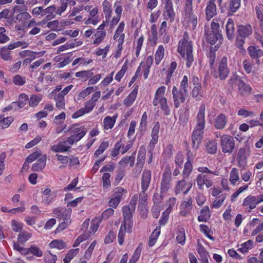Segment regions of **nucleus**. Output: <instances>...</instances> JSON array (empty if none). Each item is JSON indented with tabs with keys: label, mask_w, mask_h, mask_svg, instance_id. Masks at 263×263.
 <instances>
[{
	"label": "nucleus",
	"mask_w": 263,
	"mask_h": 263,
	"mask_svg": "<svg viewBox=\"0 0 263 263\" xmlns=\"http://www.w3.org/2000/svg\"><path fill=\"white\" fill-rule=\"evenodd\" d=\"M205 106L202 104L200 106L196 117V125L192 135L193 147L195 149L199 147L202 139L204 129L205 125Z\"/></svg>",
	"instance_id": "obj_1"
},
{
	"label": "nucleus",
	"mask_w": 263,
	"mask_h": 263,
	"mask_svg": "<svg viewBox=\"0 0 263 263\" xmlns=\"http://www.w3.org/2000/svg\"><path fill=\"white\" fill-rule=\"evenodd\" d=\"M186 34H184L183 38L181 39L179 42L178 51L182 58L186 61V65L190 67L193 62L194 58L193 55V44L191 41L186 38Z\"/></svg>",
	"instance_id": "obj_2"
},
{
	"label": "nucleus",
	"mask_w": 263,
	"mask_h": 263,
	"mask_svg": "<svg viewBox=\"0 0 263 263\" xmlns=\"http://www.w3.org/2000/svg\"><path fill=\"white\" fill-rule=\"evenodd\" d=\"M182 13L184 21L189 22L192 28L195 29L197 24V17L193 13V0H185Z\"/></svg>",
	"instance_id": "obj_3"
},
{
	"label": "nucleus",
	"mask_w": 263,
	"mask_h": 263,
	"mask_svg": "<svg viewBox=\"0 0 263 263\" xmlns=\"http://www.w3.org/2000/svg\"><path fill=\"white\" fill-rule=\"evenodd\" d=\"M230 71L227 66V58L223 57L221 58L217 70H214L212 74L215 78H219L221 80H225L228 76Z\"/></svg>",
	"instance_id": "obj_4"
},
{
	"label": "nucleus",
	"mask_w": 263,
	"mask_h": 263,
	"mask_svg": "<svg viewBox=\"0 0 263 263\" xmlns=\"http://www.w3.org/2000/svg\"><path fill=\"white\" fill-rule=\"evenodd\" d=\"M234 138L229 135H223L220 138V146L224 153L231 154L235 148Z\"/></svg>",
	"instance_id": "obj_5"
},
{
	"label": "nucleus",
	"mask_w": 263,
	"mask_h": 263,
	"mask_svg": "<svg viewBox=\"0 0 263 263\" xmlns=\"http://www.w3.org/2000/svg\"><path fill=\"white\" fill-rule=\"evenodd\" d=\"M171 170L169 166H166L162 174L160 183V192L162 195H166L171 187Z\"/></svg>",
	"instance_id": "obj_6"
},
{
	"label": "nucleus",
	"mask_w": 263,
	"mask_h": 263,
	"mask_svg": "<svg viewBox=\"0 0 263 263\" xmlns=\"http://www.w3.org/2000/svg\"><path fill=\"white\" fill-rule=\"evenodd\" d=\"M172 94L174 106L177 108L180 106L181 103L184 102L189 95L188 91L178 90L175 86L173 88Z\"/></svg>",
	"instance_id": "obj_7"
},
{
	"label": "nucleus",
	"mask_w": 263,
	"mask_h": 263,
	"mask_svg": "<svg viewBox=\"0 0 263 263\" xmlns=\"http://www.w3.org/2000/svg\"><path fill=\"white\" fill-rule=\"evenodd\" d=\"M212 176L207 174H199L197 176L195 182H196L199 190H203L204 187L209 188L213 184Z\"/></svg>",
	"instance_id": "obj_8"
},
{
	"label": "nucleus",
	"mask_w": 263,
	"mask_h": 263,
	"mask_svg": "<svg viewBox=\"0 0 263 263\" xmlns=\"http://www.w3.org/2000/svg\"><path fill=\"white\" fill-rule=\"evenodd\" d=\"M250 154L249 145L247 144L245 147L239 149L237 153V161L238 166L244 168L247 165V159Z\"/></svg>",
	"instance_id": "obj_9"
},
{
	"label": "nucleus",
	"mask_w": 263,
	"mask_h": 263,
	"mask_svg": "<svg viewBox=\"0 0 263 263\" xmlns=\"http://www.w3.org/2000/svg\"><path fill=\"white\" fill-rule=\"evenodd\" d=\"M123 215L124 217V222L123 224L127 226V232H132V214L135 211L133 208H130L129 205H125L123 207Z\"/></svg>",
	"instance_id": "obj_10"
},
{
	"label": "nucleus",
	"mask_w": 263,
	"mask_h": 263,
	"mask_svg": "<svg viewBox=\"0 0 263 263\" xmlns=\"http://www.w3.org/2000/svg\"><path fill=\"white\" fill-rule=\"evenodd\" d=\"M71 209H65L62 208H57L53 210L54 216L59 219V221L71 220Z\"/></svg>",
	"instance_id": "obj_11"
},
{
	"label": "nucleus",
	"mask_w": 263,
	"mask_h": 263,
	"mask_svg": "<svg viewBox=\"0 0 263 263\" xmlns=\"http://www.w3.org/2000/svg\"><path fill=\"white\" fill-rule=\"evenodd\" d=\"M69 131L72 134L70 137L73 139L75 142L81 140L87 132V130L84 127H77L76 126H73L70 128Z\"/></svg>",
	"instance_id": "obj_12"
},
{
	"label": "nucleus",
	"mask_w": 263,
	"mask_h": 263,
	"mask_svg": "<svg viewBox=\"0 0 263 263\" xmlns=\"http://www.w3.org/2000/svg\"><path fill=\"white\" fill-rule=\"evenodd\" d=\"M216 0H209L205 9V18L210 21L217 14L216 5L215 3Z\"/></svg>",
	"instance_id": "obj_13"
},
{
	"label": "nucleus",
	"mask_w": 263,
	"mask_h": 263,
	"mask_svg": "<svg viewBox=\"0 0 263 263\" xmlns=\"http://www.w3.org/2000/svg\"><path fill=\"white\" fill-rule=\"evenodd\" d=\"M192 182H189L187 184L184 178L182 180L178 181L175 187L176 194H179L182 192L184 194H186L192 186Z\"/></svg>",
	"instance_id": "obj_14"
},
{
	"label": "nucleus",
	"mask_w": 263,
	"mask_h": 263,
	"mask_svg": "<svg viewBox=\"0 0 263 263\" xmlns=\"http://www.w3.org/2000/svg\"><path fill=\"white\" fill-rule=\"evenodd\" d=\"M164 13L165 14L167 19H169L171 22L174 21L175 13L171 0H165Z\"/></svg>",
	"instance_id": "obj_15"
},
{
	"label": "nucleus",
	"mask_w": 263,
	"mask_h": 263,
	"mask_svg": "<svg viewBox=\"0 0 263 263\" xmlns=\"http://www.w3.org/2000/svg\"><path fill=\"white\" fill-rule=\"evenodd\" d=\"M153 104L154 106L159 104L164 115L168 116L170 114V109L167 105V99L165 98L154 99Z\"/></svg>",
	"instance_id": "obj_16"
},
{
	"label": "nucleus",
	"mask_w": 263,
	"mask_h": 263,
	"mask_svg": "<svg viewBox=\"0 0 263 263\" xmlns=\"http://www.w3.org/2000/svg\"><path fill=\"white\" fill-rule=\"evenodd\" d=\"M151 180V172L149 170H144L141 176V190H147Z\"/></svg>",
	"instance_id": "obj_17"
},
{
	"label": "nucleus",
	"mask_w": 263,
	"mask_h": 263,
	"mask_svg": "<svg viewBox=\"0 0 263 263\" xmlns=\"http://www.w3.org/2000/svg\"><path fill=\"white\" fill-rule=\"evenodd\" d=\"M227 122V116L223 114H220L215 119V127L217 129H222L225 127Z\"/></svg>",
	"instance_id": "obj_18"
},
{
	"label": "nucleus",
	"mask_w": 263,
	"mask_h": 263,
	"mask_svg": "<svg viewBox=\"0 0 263 263\" xmlns=\"http://www.w3.org/2000/svg\"><path fill=\"white\" fill-rule=\"evenodd\" d=\"M145 149H141V148L140 149L138 152L136 163V168H137L136 172L138 173V175L140 173L143 167L145 160Z\"/></svg>",
	"instance_id": "obj_19"
},
{
	"label": "nucleus",
	"mask_w": 263,
	"mask_h": 263,
	"mask_svg": "<svg viewBox=\"0 0 263 263\" xmlns=\"http://www.w3.org/2000/svg\"><path fill=\"white\" fill-rule=\"evenodd\" d=\"M257 201L255 196L249 195L243 200L242 205L248 208V211L250 212L256 208L258 204Z\"/></svg>",
	"instance_id": "obj_20"
},
{
	"label": "nucleus",
	"mask_w": 263,
	"mask_h": 263,
	"mask_svg": "<svg viewBox=\"0 0 263 263\" xmlns=\"http://www.w3.org/2000/svg\"><path fill=\"white\" fill-rule=\"evenodd\" d=\"M248 50L251 58L255 59L256 63L259 65L260 61L258 58L263 55V51L260 49H257L254 46H249Z\"/></svg>",
	"instance_id": "obj_21"
},
{
	"label": "nucleus",
	"mask_w": 263,
	"mask_h": 263,
	"mask_svg": "<svg viewBox=\"0 0 263 263\" xmlns=\"http://www.w3.org/2000/svg\"><path fill=\"white\" fill-rule=\"evenodd\" d=\"M47 160V156L45 154L43 155L37 161L34 163L31 167V170L34 172L41 171L45 166Z\"/></svg>",
	"instance_id": "obj_22"
},
{
	"label": "nucleus",
	"mask_w": 263,
	"mask_h": 263,
	"mask_svg": "<svg viewBox=\"0 0 263 263\" xmlns=\"http://www.w3.org/2000/svg\"><path fill=\"white\" fill-rule=\"evenodd\" d=\"M158 40L157 26L154 24L151 26L150 33L148 35V40L150 44L152 46H155Z\"/></svg>",
	"instance_id": "obj_23"
},
{
	"label": "nucleus",
	"mask_w": 263,
	"mask_h": 263,
	"mask_svg": "<svg viewBox=\"0 0 263 263\" xmlns=\"http://www.w3.org/2000/svg\"><path fill=\"white\" fill-rule=\"evenodd\" d=\"M61 6L57 8L56 13L61 15L64 12L68 6H73L76 5L75 0H60Z\"/></svg>",
	"instance_id": "obj_24"
},
{
	"label": "nucleus",
	"mask_w": 263,
	"mask_h": 263,
	"mask_svg": "<svg viewBox=\"0 0 263 263\" xmlns=\"http://www.w3.org/2000/svg\"><path fill=\"white\" fill-rule=\"evenodd\" d=\"M252 29L250 25H240L238 27V32L241 37H248L252 33Z\"/></svg>",
	"instance_id": "obj_25"
},
{
	"label": "nucleus",
	"mask_w": 263,
	"mask_h": 263,
	"mask_svg": "<svg viewBox=\"0 0 263 263\" xmlns=\"http://www.w3.org/2000/svg\"><path fill=\"white\" fill-rule=\"evenodd\" d=\"M234 24L231 18H229L226 25V32L228 38L232 40L234 37Z\"/></svg>",
	"instance_id": "obj_26"
},
{
	"label": "nucleus",
	"mask_w": 263,
	"mask_h": 263,
	"mask_svg": "<svg viewBox=\"0 0 263 263\" xmlns=\"http://www.w3.org/2000/svg\"><path fill=\"white\" fill-rule=\"evenodd\" d=\"M189 154H190L189 153L187 155V161L184 164V169L182 173V176L184 179L188 178L193 171L192 163L190 160V157Z\"/></svg>",
	"instance_id": "obj_27"
},
{
	"label": "nucleus",
	"mask_w": 263,
	"mask_h": 263,
	"mask_svg": "<svg viewBox=\"0 0 263 263\" xmlns=\"http://www.w3.org/2000/svg\"><path fill=\"white\" fill-rule=\"evenodd\" d=\"M241 0H230L228 14L232 15L240 6Z\"/></svg>",
	"instance_id": "obj_28"
},
{
	"label": "nucleus",
	"mask_w": 263,
	"mask_h": 263,
	"mask_svg": "<svg viewBox=\"0 0 263 263\" xmlns=\"http://www.w3.org/2000/svg\"><path fill=\"white\" fill-rule=\"evenodd\" d=\"M137 95V90L134 89L133 91L130 93V94L124 99L123 101V104L126 107L130 106L136 98Z\"/></svg>",
	"instance_id": "obj_29"
},
{
	"label": "nucleus",
	"mask_w": 263,
	"mask_h": 263,
	"mask_svg": "<svg viewBox=\"0 0 263 263\" xmlns=\"http://www.w3.org/2000/svg\"><path fill=\"white\" fill-rule=\"evenodd\" d=\"M205 147L206 152L211 154H215L217 149V143L214 140H208L206 142Z\"/></svg>",
	"instance_id": "obj_30"
},
{
	"label": "nucleus",
	"mask_w": 263,
	"mask_h": 263,
	"mask_svg": "<svg viewBox=\"0 0 263 263\" xmlns=\"http://www.w3.org/2000/svg\"><path fill=\"white\" fill-rule=\"evenodd\" d=\"M160 227L158 228L157 227L154 231L152 232L151 235L149 237L148 241V246L150 247H153L156 243L157 238H158L160 234Z\"/></svg>",
	"instance_id": "obj_31"
},
{
	"label": "nucleus",
	"mask_w": 263,
	"mask_h": 263,
	"mask_svg": "<svg viewBox=\"0 0 263 263\" xmlns=\"http://www.w3.org/2000/svg\"><path fill=\"white\" fill-rule=\"evenodd\" d=\"M74 142H75L73 140V139H72V138H71L70 137H69L67 140L62 141H60L59 142V143L60 144V145H61V146H62L61 147L62 148L63 151H64V152H65L68 151L70 148L71 146Z\"/></svg>",
	"instance_id": "obj_32"
},
{
	"label": "nucleus",
	"mask_w": 263,
	"mask_h": 263,
	"mask_svg": "<svg viewBox=\"0 0 263 263\" xmlns=\"http://www.w3.org/2000/svg\"><path fill=\"white\" fill-rule=\"evenodd\" d=\"M239 180V176L238 169L233 168L230 174L229 181L231 184L233 185H235Z\"/></svg>",
	"instance_id": "obj_33"
},
{
	"label": "nucleus",
	"mask_w": 263,
	"mask_h": 263,
	"mask_svg": "<svg viewBox=\"0 0 263 263\" xmlns=\"http://www.w3.org/2000/svg\"><path fill=\"white\" fill-rule=\"evenodd\" d=\"M164 55V48L162 45L159 46L155 55V60L156 65H158Z\"/></svg>",
	"instance_id": "obj_34"
},
{
	"label": "nucleus",
	"mask_w": 263,
	"mask_h": 263,
	"mask_svg": "<svg viewBox=\"0 0 263 263\" xmlns=\"http://www.w3.org/2000/svg\"><path fill=\"white\" fill-rule=\"evenodd\" d=\"M126 232H127V226L122 224L120 227L118 237V242L121 246L124 243Z\"/></svg>",
	"instance_id": "obj_35"
},
{
	"label": "nucleus",
	"mask_w": 263,
	"mask_h": 263,
	"mask_svg": "<svg viewBox=\"0 0 263 263\" xmlns=\"http://www.w3.org/2000/svg\"><path fill=\"white\" fill-rule=\"evenodd\" d=\"M116 121L115 117L107 116L103 120V126L105 129H111L114 125Z\"/></svg>",
	"instance_id": "obj_36"
},
{
	"label": "nucleus",
	"mask_w": 263,
	"mask_h": 263,
	"mask_svg": "<svg viewBox=\"0 0 263 263\" xmlns=\"http://www.w3.org/2000/svg\"><path fill=\"white\" fill-rule=\"evenodd\" d=\"M54 100L56 102L55 106L57 108L59 109H65V102L64 97L58 94L55 96Z\"/></svg>",
	"instance_id": "obj_37"
},
{
	"label": "nucleus",
	"mask_w": 263,
	"mask_h": 263,
	"mask_svg": "<svg viewBox=\"0 0 263 263\" xmlns=\"http://www.w3.org/2000/svg\"><path fill=\"white\" fill-rule=\"evenodd\" d=\"M128 163H129V166L130 167H133L134 166L135 163V157L133 156H125L123 157L119 162V164L123 166H126Z\"/></svg>",
	"instance_id": "obj_38"
},
{
	"label": "nucleus",
	"mask_w": 263,
	"mask_h": 263,
	"mask_svg": "<svg viewBox=\"0 0 263 263\" xmlns=\"http://www.w3.org/2000/svg\"><path fill=\"white\" fill-rule=\"evenodd\" d=\"M176 239L179 243L183 245L185 241V230L184 228H180L177 232Z\"/></svg>",
	"instance_id": "obj_39"
},
{
	"label": "nucleus",
	"mask_w": 263,
	"mask_h": 263,
	"mask_svg": "<svg viewBox=\"0 0 263 263\" xmlns=\"http://www.w3.org/2000/svg\"><path fill=\"white\" fill-rule=\"evenodd\" d=\"M226 199L225 194H221L216 197L213 202L212 208L215 209L219 208L223 204L224 200Z\"/></svg>",
	"instance_id": "obj_40"
},
{
	"label": "nucleus",
	"mask_w": 263,
	"mask_h": 263,
	"mask_svg": "<svg viewBox=\"0 0 263 263\" xmlns=\"http://www.w3.org/2000/svg\"><path fill=\"white\" fill-rule=\"evenodd\" d=\"M103 7V12L105 14V17L107 19L106 22H108L109 18L111 17V9L109 3L107 1H104L102 4Z\"/></svg>",
	"instance_id": "obj_41"
},
{
	"label": "nucleus",
	"mask_w": 263,
	"mask_h": 263,
	"mask_svg": "<svg viewBox=\"0 0 263 263\" xmlns=\"http://www.w3.org/2000/svg\"><path fill=\"white\" fill-rule=\"evenodd\" d=\"M42 96L41 95H33L28 100L29 105L31 107L37 106L41 101Z\"/></svg>",
	"instance_id": "obj_42"
},
{
	"label": "nucleus",
	"mask_w": 263,
	"mask_h": 263,
	"mask_svg": "<svg viewBox=\"0 0 263 263\" xmlns=\"http://www.w3.org/2000/svg\"><path fill=\"white\" fill-rule=\"evenodd\" d=\"M79 251V249H71L69 250L63 259L64 262L65 263L69 262L70 260L78 254Z\"/></svg>",
	"instance_id": "obj_43"
},
{
	"label": "nucleus",
	"mask_w": 263,
	"mask_h": 263,
	"mask_svg": "<svg viewBox=\"0 0 263 263\" xmlns=\"http://www.w3.org/2000/svg\"><path fill=\"white\" fill-rule=\"evenodd\" d=\"M222 37L220 35H217V34H215L212 32H210V33H207L206 38L208 43H210L211 45H214L216 43L218 40H220Z\"/></svg>",
	"instance_id": "obj_44"
},
{
	"label": "nucleus",
	"mask_w": 263,
	"mask_h": 263,
	"mask_svg": "<svg viewBox=\"0 0 263 263\" xmlns=\"http://www.w3.org/2000/svg\"><path fill=\"white\" fill-rule=\"evenodd\" d=\"M142 245L141 243H139L138 247L135 250L132 258L129 261V263H136V261L138 260L141 254L142 250Z\"/></svg>",
	"instance_id": "obj_45"
},
{
	"label": "nucleus",
	"mask_w": 263,
	"mask_h": 263,
	"mask_svg": "<svg viewBox=\"0 0 263 263\" xmlns=\"http://www.w3.org/2000/svg\"><path fill=\"white\" fill-rule=\"evenodd\" d=\"M49 246L52 248H57L61 250L65 248L66 244L62 240H54L49 243Z\"/></svg>",
	"instance_id": "obj_46"
},
{
	"label": "nucleus",
	"mask_w": 263,
	"mask_h": 263,
	"mask_svg": "<svg viewBox=\"0 0 263 263\" xmlns=\"http://www.w3.org/2000/svg\"><path fill=\"white\" fill-rule=\"evenodd\" d=\"M0 57L4 61H8L12 60L10 55V51H8L6 47H3L0 49Z\"/></svg>",
	"instance_id": "obj_47"
},
{
	"label": "nucleus",
	"mask_w": 263,
	"mask_h": 263,
	"mask_svg": "<svg viewBox=\"0 0 263 263\" xmlns=\"http://www.w3.org/2000/svg\"><path fill=\"white\" fill-rule=\"evenodd\" d=\"M237 86L240 93L242 95L250 93L251 91V88L250 87L242 81H239V83Z\"/></svg>",
	"instance_id": "obj_48"
},
{
	"label": "nucleus",
	"mask_w": 263,
	"mask_h": 263,
	"mask_svg": "<svg viewBox=\"0 0 263 263\" xmlns=\"http://www.w3.org/2000/svg\"><path fill=\"white\" fill-rule=\"evenodd\" d=\"M192 96L196 100H200L202 97L201 86H194L192 90Z\"/></svg>",
	"instance_id": "obj_49"
},
{
	"label": "nucleus",
	"mask_w": 263,
	"mask_h": 263,
	"mask_svg": "<svg viewBox=\"0 0 263 263\" xmlns=\"http://www.w3.org/2000/svg\"><path fill=\"white\" fill-rule=\"evenodd\" d=\"M31 237V234L27 232L23 231L21 232L17 237L18 241L24 244Z\"/></svg>",
	"instance_id": "obj_50"
},
{
	"label": "nucleus",
	"mask_w": 263,
	"mask_h": 263,
	"mask_svg": "<svg viewBox=\"0 0 263 263\" xmlns=\"http://www.w3.org/2000/svg\"><path fill=\"white\" fill-rule=\"evenodd\" d=\"M13 119L11 117H8L6 118H3L0 120V129L6 128L13 122Z\"/></svg>",
	"instance_id": "obj_51"
},
{
	"label": "nucleus",
	"mask_w": 263,
	"mask_h": 263,
	"mask_svg": "<svg viewBox=\"0 0 263 263\" xmlns=\"http://www.w3.org/2000/svg\"><path fill=\"white\" fill-rule=\"evenodd\" d=\"M255 9L257 17L259 20L260 24L263 25V5L258 4L255 7Z\"/></svg>",
	"instance_id": "obj_52"
},
{
	"label": "nucleus",
	"mask_w": 263,
	"mask_h": 263,
	"mask_svg": "<svg viewBox=\"0 0 263 263\" xmlns=\"http://www.w3.org/2000/svg\"><path fill=\"white\" fill-rule=\"evenodd\" d=\"M42 156V152L41 151H37L29 155L26 158V161L27 163H31Z\"/></svg>",
	"instance_id": "obj_53"
},
{
	"label": "nucleus",
	"mask_w": 263,
	"mask_h": 263,
	"mask_svg": "<svg viewBox=\"0 0 263 263\" xmlns=\"http://www.w3.org/2000/svg\"><path fill=\"white\" fill-rule=\"evenodd\" d=\"M177 67V63L175 61L171 63L170 67L168 70V73L166 76V83L168 84L170 82L171 77Z\"/></svg>",
	"instance_id": "obj_54"
},
{
	"label": "nucleus",
	"mask_w": 263,
	"mask_h": 263,
	"mask_svg": "<svg viewBox=\"0 0 263 263\" xmlns=\"http://www.w3.org/2000/svg\"><path fill=\"white\" fill-rule=\"evenodd\" d=\"M253 242L249 240L241 245V247L238 249V251L244 253L248 251V250L252 249Z\"/></svg>",
	"instance_id": "obj_55"
},
{
	"label": "nucleus",
	"mask_w": 263,
	"mask_h": 263,
	"mask_svg": "<svg viewBox=\"0 0 263 263\" xmlns=\"http://www.w3.org/2000/svg\"><path fill=\"white\" fill-rule=\"evenodd\" d=\"M110 175L108 173H105L103 175L102 179L103 181V186L104 189H108L110 186Z\"/></svg>",
	"instance_id": "obj_56"
},
{
	"label": "nucleus",
	"mask_w": 263,
	"mask_h": 263,
	"mask_svg": "<svg viewBox=\"0 0 263 263\" xmlns=\"http://www.w3.org/2000/svg\"><path fill=\"white\" fill-rule=\"evenodd\" d=\"M197 170L199 172L201 173V174H206L207 175L209 174L208 175H210L211 176L212 175L216 176L218 175V173L217 171H211L207 167L200 166L197 168Z\"/></svg>",
	"instance_id": "obj_57"
},
{
	"label": "nucleus",
	"mask_w": 263,
	"mask_h": 263,
	"mask_svg": "<svg viewBox=\"0 0 263 263\" xmlns=\"http://www.w3.org/2000/svg\"><path fill=\"white\" fill-rule=\"evenodd\" d=\"M125 193H126V191L124 190L123 187H117L114 191L113 197L121 201L122 195Z\"/></svg>",
	"instance_id": "obj_58"
},
{
	"label": "nucleus",
	"mask_w": 263,
	"mask_h": 263,
	"mask_svg": "<svg viewBox=\"0 0 263 263\" xmlns=\"http://www.w3.org/2000/svg\"><path fill=\"white\" fill-rule=\"evenodd\" d=\"M109 145L108 142H102L99 146L98 149L95 152L94 156L96 157H98L100 155L102 154L104 151L108 147Z\"/></svg>",
	"instance_id": "obj_59"
},
{
	"label": "nucleus",
	"mask_w": 263,
	"mask_h": 263,
	"mask_svg": "<svg viewBox=\"0 0 263 263\" xmlns=\"http://www.w3.org/2000/svg\"><path fill=\"white\" fill-rule=\"evenodd\" d=\"M28 100V97L27 95L22 93L19 96L18 101L17 102L18 106L20 108L24 107Z\"/></svg>",
	"instance_id": "obj_60"
},
{
	"label": "nucleus",
	"mask_w": 263,
	"mask_h": 263,
	"mask_svg": "<svg viewBox=\"0 0 263 263\" xmlns=\"http://www.w3.org/2000/svg\"><path fill=\"white\" fill-rule=\"evenodd\" d=\"M147 190H142L139 194V201L140 204L142 206H145L147 203V195L146 193Z\"/></svg>",
	"instance_id": "obj_61"
},
{
	"label": "nucleus",
	"mask_w": 263,
	"mask_h": 263,
	"mask_svg": "<svg viewBox=\"0 0 263 263\" xmlns=\"http://www.w3.org/2000/svg\"><path fill=\"white\" fill-rule=\"evenodd\" d=\"M127 69V65L126 62H125L122 66L121 69L117 73L116 76H115V80L119 82L123 76L124 75Z\"/></svg>",
	"instance_id": "obj_62"
},
{
	"label": "nucleus",
	"mask_w": 263,
	"mask_h": 263,
	"mask_svg": "<svg viewBox=\"0 0 263 263\" xmlns=\"http://www.w3.org/2000/svg\"><path fill=\"white\" fill-rule=\"evenodd\" d=\"M93 90V88L92 87H87L79 94L78 99L81 100L85 98L86 96H88Z\"/></svg>",
	"instance_id": "obj_63"
},
{
	"label": "nucleus",
	"mask_w": 263,
	"mask_h": 263,
	"mask_svg": "<svg viewBox=\"0 0 263 263\" xmlns=\"http://www.w3.org/2000/svg\"><path fill=\"white\" fill-rule=\"evenodd\" d=\"M237 115L239 116H242L244 118L248 117H253L254 114L252 111H249L243 108L240 109L238 110Z\"/></svg>",
	"instance_id": "obj_64"
}]
</instances>
